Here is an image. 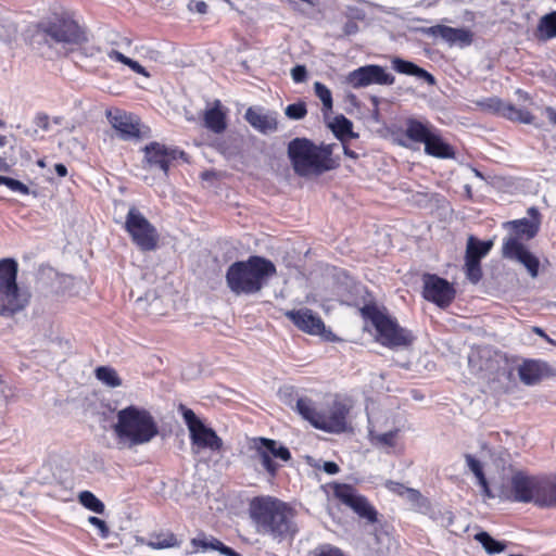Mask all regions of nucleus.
Wrapping results in <instances>:
<instances>
[{
	"label": "nucleus",
	"instance_id": "1",
	"mask_svg": "<svg viewBox=\"0 0 556 556\" xmlns=\"http://www.w3.org/2000/svg\"><path fill=\"white\" fill-rule=\"evenodd\" d=\"M276 271V266L270 260L252 255L245 261L232 263L227 268L225 279L233 294L251 295L260 292Z\"/></svg>",
	"mask_w": 556,
	"mask_h": 556
},
{
	"label": "nucleus",
	"instance_id": "2",
	"mask_svg": "<svg viewBox=\"0 0 556 556\" xmlns=\"http://www.w3.org/2000/svg\"><path fill=\"white\" fill-rule=\"evenodd\" d=\"M250 516L256 531L279 542L293 534L292 509L271 496L255 497L250 504Z\"/></svg>",
	"mask_w": 556,
	"mask_h": 556
},
{
	"label": "nucleus",
	"instance_id": "3",
	"mask_svg": "<svg viewBox=\"0 0 556 556\" xmlns=\"http://www.w3.org/2000/svg\"><path fill=\"white\" fill-rule=\"evenodd\" d=\"M113 431L119 444L131 448L151 442L159 434V426L148 409L129 405L117 412Z\"/></svg>",
	"mask_w": 556,
	"mask_h": 556
},
{
	"label": "nucleus",
	"instance_id": "4",
	"mask_svg": "<svg viewBox=\"0 0 556 556\" xmlns=\"http://www.w3.org/2000/svg\"><path fill=\"white\" fill-rule=\"evenodd\" d=\"M288 156L294 172L301 177L311 174L321 175L338 166L331 159L329 146L317 147L306 138H294L291 140L288 144Z\"/></svg>",
	"mask_w": 556,
	"mask_h": 556
},
{
	"label": "nucleus",
	"instance_id": "5",
	"mask_svg": "<svg viewBox=\"0 0 556 556\" xmlns=\"http://www.w3.org/2000/svg\"><path fill=\"white\" fill-rule=\"evenodd\" d=\"M34 38L50 48L56 43L80 45L88 40L85 29L67 13L41 20L36 25Z\"/></svg>",
	"mask_w": 556,
	"mask_h": 556
},
{
	"label": "nucleus",
	"instance_id": "6",
	"mask_svg": "<svg viewBox=\"0 0 556 556\" xmlns=\"http://www.w3.org/2000/svg\"><path fill=\"white\" fill-rule=\"evenodd\" d=\"M361 315L371 323L377 331V341L386 348H406L415 340L410 330L401 327L395 318L381 312L375 304L364 305Z\"/></svg>",
	"mask_w": 556,
	"mask_h": 556
},
{
	"label": "nucleus",
	"instance_id": "7",
	"mask_svg": "<svg viewBox=\"0 0 556 556\" xmlns=\"http://www.w3.org/2000/svg\"><path fill=\"white\" fill-rule=\"evenodd\" d=\"M178 412L189 430L191 450L194 454L202 450L219 452L223 448V440L217 435L216 431L205 426L191 408L180 404Z\"/></svg>",
	"mask_w": 556,
	"mask_h": 556
},
{
	"label": "nucleus",
	"instance_id": "8",
	"mask_svg": "<svg viewBox=\"0 0 556 556\" xmlns=\"http://www.w3.org/2000/svg\"><path fill=\"white\" fill-rule=\"evenodd\" d=\"M125 230L141 251L149 252L156 249L159 242L156 228L135 206L128 210L125 219Z\"/></svg>",
	"mask_w": 556,
	"mask_h": 556
},
{
	"label": "nucleus",
	"instance_id": "9",
	"mask_svg": "<svg viewBox=\"0 0 556 556\" xmlns=\"http://www.w3.org/2000/svg\"><path fill=\"white\" fill-rule=\"evenodd\" d=\"M250 448L254 452L252 458L261 462L266 472L274 478L278 470V464L273 458L283 462L291 459V453L285 445L279 444L276 440L263 437L253 438Z\"/></svg>",
	"mask_w": 556,
	"mask_h": 556
},
{
	"label": "nucleus",
	"instance_id": "10",
	"mask_svg": "<svg viewBox=\"0 0 556 556\" xmlns=\"http://www.w3.org/2000/svg\"><path fill=\"white\" fill-rule=\"evenodd\" d=\"M456 290L446 279L435 274L422 275V296L441 308H446L454 301Z\"/></svg>",
	"mask_w": 556,
	"mask_h": 556
},
{
	"label": "nucleus",
	"instance_id": "11",
	"mask_svg": "<svg viewBox=\"0 0 556 556\" xmlns=\"http://www.w3.org/2000/svg\"><path fill=\"white\" fill-rule=\"evenodd\" d=\"M334 496L344 505L350 507L361 518L369 522L377 521V510L368 500L361 495L354 486L345 483H336L333 486Z\"/></svg>",
	"mask_w": 556,
	"mask_h": 556
},
{
	"label": "nucleus",
	"instance_id": "12",
	"mask_svg": "<svg viewBox=\"0 0 556 556\" xmlns=\"http://www.w3.org/2000/svg\"><path fill=\"white\" fill-rule=\"evenodd\" d=\"M345 81L352 88L359 89L372 84L391 86L394 84L395 77L381 65L370 64L350 72Z\"/></svg>",
	"mask_w": 556,
	"mask_h": 556
},
{
	"label": "nucleus",
	"instance_id": "13",
	"mask_svg": "<svg viewBox=\"0 0 556 556\" xmlns=\"http://www.w3.org/2000/svg\"><path fill=\"white\" fill-rule=\"evenodd\" d=\"M502 256L523 265L532 278L538 277L540 261L518 238H504Z\"/></svg>",
	"mask_w": 556,
	"mask_h": 556
},
{
	"label": "nucleus",
	"instance_id": "14",
	"mask_svg": "<svg viewBox=\"0 0 556 556\" xmlns=\"http://www.w3.org/2000/svg\"><path fill=\"white\" fill-rule=\"evenodd\" d=\"M503 355L491 346H479L468 355V365L476 375H493L500 370Z\"/></svg>",
	"mask_w": 556,
	"mask_h": 556
},
{
	"label": "nucleus",
	"instance_id": "15",
	"mask_svg": "<svg viewBox=\"0 0 556 556\" xmlns=\"http://www.w3.org/2000/svg\"><path fill=\"white\" fill-rule=\"evenodd\" d=\"M144 161L150 167H159L165 176L168 175L172 163L186 153L177 148H170L163 143L152 141L142 149Z\"/></svg>",
	"mask_w": 556,
	"mask_h": 556
},
{
	"label": "nucleus",
	"instance_id": "16",
	"mask_svg": "<svg viewBox=\"0 0 556 556\" xmlns=\"http://www.w3.org/2000/svg\"><path fill=\"white\" fill-rule=\"evenodd\" d=\"M349 407L342 402H333L328 412L320 413L315 421V428L329 432L342 433L348 429Z\"/></svg>",
	"mask_w": 556,
	"mask_h": 556
},
{
	"label": "nucleus",
	"instance_id": "17",
	"mask_svg": "<svg viewBox=\"0 0 556 556\" xmlns=\"http://www.w3.org/2000/svg\"><path fill=\"white\" fill-rule=\"evenodd\" d=\"M539 476H530L525 471L514 472L510 479L513 500L519 503L534 502L536 505Z\"/></svg>",
	"mask_w": 556,
	"mask_h": 556
},
{
	"label": "nucleus",
	"instance_id": "18",
	"mask_svg": "<svg viewBox=\"0 0 556 556\" xmlns=\"http://www.w3.org/2000/svg\"><path fill=\"white\" fill-rule=\"evenodd\" d=\"M529 218H519L505 223V227L511 228L515 236H508L507 238H518L519 241L522 239L531 240L540 231L541 226V213L538 207L531 206L527 211Z\"/></svg>",
	"mask_w": 556,
	"mask_h": 556
},
{
	"label": "nucleus",
	"instance_id": "19",
	"mask_svg": "<svg viewBox=\"0 0 556 556\" xmlns=\"http://www.w3.org/2000/svg\"><path fill=\"white\" fill-rule=\"evenodd\" d=\"M0 294L4 298V303L0 306V316L12 317L23 311L30 301V292L27 289H21L15 285V290L8 288L1 290Z\"/></svg>",
	"mask_w": 556,
	"mask_h": 556
},
{
	"label": "nucleus",
	"instance_id": "20",
	"mask_svg": "<svg viewBox=\"0 0 556 556\" xmlns=\"http://www.w3.org/2000/svg\"><path fill=\"white\" fill-rule=\"evenodd\" d=\"M422 34L431 37H441L450 46L459 43L467 47L472 42V34L466 28H454L445 25H434L421 29Z\"/></svg>",
	"mask_w": 556,
	"mask_h": 556
},
{
	"label": "nucleus",
	"instance_id": "21",
	"mask_svg": "<svg viewBox=\"0 0 556 556\" xmlns=\"http://www.w3.org/2000/svg\"><path fill=\"white\" fill-rule=\"evenodd\" d=\"M286 316L302 331L309 334H321L325 330L323 319L309 308L286 312Z\"/></svg>",
	"mask_w": 556,
	"mask_h": 556
},
{
	"label": "nucleus",
	"instance_id": "22",
	"mask_svg": "<svg viewBox=\"0 0 556 556\" xmlns=\"http://www.w3.org/2000/svg\"><path fill=\"white\" fill-rule=\"evenodd\" d=\"M108 118L122 140L140 138L139 122L132 115L116 111L115 113L109 112Z\"/></svg>",
	"mask_w": 556,
	"mask_h": 556
},
{
	"label": "nucleus",
	"instance_id": "23",
	"mask_svg": "<svg viewBox=\"0 0 556 556\" xmlns=\"http://www.w3.org/2000/svg\"><path fill=\"white\" fill-rule=\"evenodd\" d=\"M190 544L192 546V553L202 552L205 553L207 551H217L224 556H241L231 547L225 545L222 541L214 538L213 535L205 534L204 532H200L198 536L191 539Z\"/></svg>",
	"mask_w": 556,
	"mask_h": 556
},
{
	"label": "nucleus",
	"instance_id": "24",
	"mask_svg": "<svg viewBox=\"0 0 556 556\" xmlns=\"http://www.w3.org/2000/svg\"><path fill=\"white\" fill-rule=\"evenodd\" d=\"M245 121L262 134L274 132L278 128L276 115L264 113L261 109L249 108L244 114Z\"/></svg>",
	"mask_w": 556,
	"mask_h": 556
},
{
	"label": "nucleus",
	"instance_id": "25",
	"mask_svg": "<svg viewBox=\"0 0 556 556\" xmlns=\"http://www.w3.org/2000/svg\"><path fill=\"white\" fill-rule=\"evenodd\" d=\"M549 369L547 363L536 359L525 361L518 368L520 380L527 386L536 384Z\"/></svg>",
	"mask_w": 556,
	"mask_h": 556
},
{
	"label": "nucleus",
	"instance_id": "26",
	"mask_svg": "<svg viewBox=\"0 0 556 556\" xmlns=\"http://www.w3.org/2000/svg\"><path fill=\"white\" fill-rule=\"evenodd\" d=\"M405 136L413 142L426 143L437 128L428 121L408 117L405 121Z\"/></svg>",
	"mask_w": 556,
	"mask_h": 556
},
{
	"label": "nucleus",
	"instance_id": "27",
	"mask_svg": "<svg viewBox=\"0 0 556 556\" xmlns=\"http://www.w3.org/2000/svg\"><path fill=\"white\" fill-rule=\"evenodd\" d=\"M536 505L539 507L556 506V473L554 476H539Z\"/></svg>",
	"mask_w": 556,
	"mask_h": 556
},
{
	"label": "nucleus",
	"instance_id": "28",
	"mask_svg": "<svg viewBox=\"0 0 556 556\" xmlns=\"http://www.w3.org/2000/svg\"><path fill=\"white\" fill-rule=\"evenodd\" d=\"M425 153L442 160L455 159L454 148L446 142L437 129L426 141Z\"/></svg>",
	"mask_w": 556,
	"mask_h": 556
},
{
	"label": "nucleus",
	"instance_id": "29",
	"mask_svg": "<svg viewBox=\"0 0 556 556\" xmlns=\"http://www.w3.org/2000/svg\"><path fill=\"white\" fill-rule=\"evenodd\" d=\"M392 68L400 74H405V75L416 76L418 78H421L429 85L435 84L434 76L432 74H430L429 72H427L426 70L419 67L414 62L403 60L401 58H394L392 60Z\"/></svg>",
	"mask_w": 556,
	"mask_h": 556
},
{
	"label": "nucleus",
	"instance_id": "30",
	"mask_svg": "<svg viewBox=\"0 0 556 556\" xmlns=\"http://www.w3.org/2000/svg\"><path fill=\"white\" fill-rule=\"evenodd\" d=\"M204 126L214 134H222L227 128L226 113L222 110L219 100L214 102V106L204 113Z\"/></svg>",
	"mask_w": 556,
	"mask_h": 556
},
{
	"label": "nucleus",
	"instance_id": "31",
	"mask_svg": "<svg viewBox=\"0 0 556 556\" xmlns=\"http://www.w3.org/2000/svg\"><path fill=\"white\" fill-rule=\"evenodd\" d=\"M18 263L15 258L5 257L0 260V291L8 288L15 290L17 285Z\"/></svg>",
	"mask_w": 556,
	"mask_h": 556
},
{
	"label": "nucleus",
	"instance_id": "32",
	"mask_svg": "<svg viewBox=\"0 0 556 556\" xmlns=\"http://www.w3.org/2000/svg\"><path fill=\"white\" fill-rule=\"evenodd\" d=\"M493 247L492 240L481 241L473 236H469L467 240L465 260H475L481 263Z\"/></svg>",
	"mask_w": 556,
	"mask_h": 556
},
{
	"label": "nucleus",
	"instance_id": "33",
	"mask_svg": "<svg viewBox=\"0 0 556 556\" xmlns=\"http://www.w3.org/2000/svg\"><path fill=\"white\" fill-rule=\"evenodd\" d=\"M535 36L539 41L556 38V11L543 15L538 23Z\"/></svg>",
	"mask_w": 556,
	"mask_h": 556
},
{
	"label": "nucleus",
	"instance_id": "34",
	"mask_svg": "<svg viewBox=\"0 0 556 556\" xmlns=\"http://www.w3.org/2000/svg\"><path fill=\"white\" fill-rule=\"evenodd\" d=\"M329 127L341 142H344L348 138H358V134L353 131V123L342 114L336 116Z\"/></svg>",
	"mask_w": 556,
	"mask_h": 556
},
{
	"label": "nucleus",
	"instance_id": "35",
	"mask_svg": "<svg viewBox=\"0 0 556 556\" xmlns=\"http://www.w3.org/2000/svg\"><path fill=\"white\" fill-rule=\"evenodd\" d=\"M294 409L315 428V421L318 419L320 413L315 409L311 399L298 397Z\"/></svg>",
	"mask_w": 556,
	"mask_h": 556
},
{
	"label": "nucleus",
	"instance_id": "36",
	"mask_svg": "<svg viewBox=\"0 0 556 556\" xmlns=\"http://www.w3.org/2000/svg\"><path fill=\"white\" fill-rule=\"evenodd\" d=\"M147 546L153 549H163L179 546L176 535L172 532L152 534Z\"/></svg>",
	"mask_w": 556,
	"mask_h": 556
},
{
	"label": "nucleus",
	"instance_id": "37",
	"mask_svg": "<svg viewBox=\"0 0 556 556\" xmlns=\"http://www.w3.org/2000/svg\"><path fill=\"white\" fill-rule=\"evenodd\" d=\"M475 540L478 541L490 555L498 554L506 547L505 543L495 540L485 531L478 532L475 535Z\"/></svg>",
	"mask_w": 556,
	"mask_h": 556
},
{
	"label": "nucleus",
	"instance_id": "38",
	"mask_svg": "<svg viewBox=\"0 0 556 556\" xmlns=\"http://www.w3.org/2000/svg\"><path fill=\"white\" fill-rule=\"evenodd\" d=\"M96 377L99 381L110 388L122 386V379L118 377L117 371L109 366H100L96 369Z\"/></svg>",
	"mask_w": 556,
	"mask_h": 556
},
{
	"label": "nucleus",
	"instance_id": "39",
	"mask_svg": "<svg viewBox=\"0 0 556 556\" xmlns=\"http://www.w3.org/2000/svg\"><path fill=\"white\" fill-rule=\"evenodd\" d=\"M80 504L96 514H104L105 505L90 491H81L78 495Z\"/></svg>",
	"mask_w": 556,
	"mask_h": 556
},
{
	"label": "nucleus",
	"instance_id": "40",
	"mask_svg": "<svg viewBox=\"0 0 556 556\" xmlns=\"http://www.w3.org/2000/svg\"><path fill=\"white\" fill-rule=\"evenodd\" d=\"M315 94L319 98L323 103V113L327 115L333 106L332 93L330 89L320 81L314 84Z\"/></svg>",
	"mask_w": 556,
	"mask_h": 556
},
{
	"label": "nucleus",
	"instance_id": "41",
	"mask_svg": "<svg viewBox=\"0 0 556 556\" xmlns=\"http://www.w3.org/2000/svg\"><path fill=\"white\" fill-rule=\"evenodd\" d=\"M465 274L471 283L477 285L482 279L481 263L475 260H465Z\"/></svg>",
	"mask_w": 556,
	"mask_h": 556
},
{
	"label": "nucleus",
	"instance_id": "42",
	"mask_svg": "<svg viewBox=\"0 0 556 556\" xmlns=\"http://www.w3.org/2000/svg\"><path fill=\"white\" fill-rule=\"evenodd\" d=\"M475 103L483 112L498 115L503 101L497 97H490V98L477 100Z\"/></svg>",
	"mask_w": 556,
	"mask_h": 556
},
{
	"label": "nucleus",
	"instance_id": "43",
	"mask_svg": "<svg viewBox=\"0 0 556 556\" xmlns=\"http://www.w3.org/2000/svg\"><path fill=\"white\" fill-rule=\"evenodd\" d=\"M0 185L7 186L10 190L22 194H29V188L20 180L0 175Z\"/></svg>",
	"mask_w": 556,
	"mask_h": 556
},
{
	"label": "nucleus",
	"instance_id": "44",
	"mask_svg": "<svg viewBox=\"0 0 556 556\" xmlns=\"http://www.w3.org/2000/svg\"><path fill=\"white\" fill-rule=\"evenodd\" d=\"M285 113L289 118L299 121V119H302L306 115L307 110H306V105L304 102H296V103L289 104L286 108Z\"/></svg>",
	"mask_w": 556,
	"mask_h": 556
},
{
	"label": "nucleus",
	"instance_id": "45",
	"mask_svg": "<svg viewBox=\"0 0 556 556\" xmlns=\"http://www.w3.org/2000/svg\"><path fill=\"white\" fill-rule=\"evenodd\" d=\"M17 31L16 25L0 16V39L3 41L11 40Z\"/></svg>",
	"mask_w": 556,
	"mask_h": 556
},
{
	"label": "nucleus",
	"instance_id": "46",
	"mask_svg": "<svg viewBox=\"0 0 556 556\" xmlns=\"http://www.w3.org/2000/svg\"><path fill=\"white\" fill-rule=\"evenodd\" d=\"M88 522L98 529L99 534L102 539H106L110 535V528L106 522L96 516H90Z\"/></svg>",
	"mask_w": 556,
	"mask_h": 556
},
{
	"label": "nucleus",
	"instance_id": "47",
	"mask_svg": "<svg viewBox=\"0 0 556 556\" xmlns=\"http://www.w3.org/2000/svg\"><path fill=\"white\" fill-rule=\"evenodd\" d=\"M518 110H519V108L515 106L514 104L506 103L503 101L498 116H502V117H505L507 119L515 122L517 118Z\"/></svg>",
	"mask_w": 556,
	"mask_h": 556
},
{
	"label": "nucleus",
	"instance_id": "48",
	"mask_svg": "<svg viewBox=\"0 0 556 556\" xmlns=\"http://www.w3.org/2000/svg\"><path fill=\"white\" fill-rule=\"evenodd\" d=\"M397 434V430H391L376 437V441L384 446H394L395 445V437Z\"/></svg>",
	"mask_w": 556,
	"mask_h": 556
},
{
	"label": "nucleus",
	"instance_id": "49",
	"mask_svg": "<svg viewBox=\"0 0 556 556\" xmlns=\"http://www.w3.org/2000/svg\"><path fill=\"white\" fill-rule=\"evenodd\" d=\"M314 556H345V555L338 547H334L331 545H324L320 548H317L315 551Z\"/></svg>",
	"mask_w": 556,
	"mask_h": 556
},
{
	"label": "nucleus",
	"instance_id": "50",
	"mask_svg": "<svg viewBox=\"0 0 556 556\" xmlns=\"http://www.w3.org/2000/svg\"><path fill=\"white\" fill-rule=\"evenodd\" d=\"M465 460L469 468V470L475 475H479L483 471V467L480 460H478L475 456L471 454H465Z\"/></svg>",
	"mask_w": 556,
	"mask_h": 556
},
{
	"label": "nucleus",
	"instance_id": "51",
	"mask_svg": "<svg viewBox=\"0 0 556 556\" xmlns=\"http://www.w3.org/2000/svg\"><path fill=\"white\" fill-rule=\"evenodd\" d=\"M291 77H292L293 81L296 84L305 81L307 78L306 67L304 65H300V64L295 65L291 70Z\"/></svg>",
	"mask_w": 556,
	"mask_h": 556
},
{
	"label": "nucleus",
	"instance_id": "52",
	"mask_svg": "<svg viewBox=\"0 0 556 556\" xmlns=\"http://www.w3.org/2000/svg\"><path fill=\"white\" fill-rule=\"evenodd\" d=\"M34 124L43 131L50 130V117L47 113L39 112L34 117Z\"/></svg>",
	"mask_w": 556,
	"mask_h": 556
},
{
	"label": "nucleus",
	"instance_id": "53",
	"mask_svg": "<svg viewBox=\"0 0 556 556\" xmlns=\"http://www.w3.org/2000/svg\"><path fill=\"white\" fill-rule=\"evenodd\" d=\"M454 518L455 517H454L453 513L450 510H446V511L440 514V518L438 519V521L440 522V525L442 527L448 529L451 532L454 533L455 531L451 529Z\"/></svg>",
	"mask_w": 556,
	"mask_h": 556
},
{
	"label": "nucleus",
	"instance_id": "54",
	"mask_svg": "<svg viewBox=\"0 0 556 556\" xmlns=\"http://www.w3.org/2000/svg\"><path fill=\"white\" fill-rule=\"evenodd\" d=\"M405 493H407L408 500L413 503H416L418 505H425L427 502L418 490L408 488L405 489Z\"/></svg>",
	"mask_w": 556,
	"mask_h": 556
},
{
	"label": "nucleus",
	"instance_id": "55",
	"mask_svg": "<svg viewBox=\"0 0 556 556\" xmlns=\"http://www.w3.org/2000/svg\"><path fill=\"white\" fill-rule=\"evenodd\" d=\"M188 9L199 14H205L207 12V4L204 1L190 0L188 3Z\"/></svg>",
	"mask_w": 556,
	"mask_h": 556
},
{
	"label": "nucleus",
	"instance_id": "56",
	"mask_svg": "<svg viewBox=\"0 0 556 556\" xmlns=\"http://www.w3.org/2000/svg\"><path fill=\"white\" fill-rule=\"evenodd\" d=\"M533 119H534V116L531 114L530 111H528L526 109H519L517 118L515 122H520L522 124H532Z\"/></svg>",
	"mask_w": 556,
	"mask_h": 556
},
{
	"label": "nucleus",
	"instance_id": "57",
	"mask_svg": "<svg viewBox=\"0 0 556 556\" xmlns=\"http://www.w3.org/2000/svg\"><path fill=\"white\" fill-rule=\"evenodd\" d=\"M126 65L129 66L137 74H140L143 76H149L146 68L140 63H138L137 61H135L132 59H129Z\"/></svg>",
	"mask_w": 556,
	"mask_h": 556
},
{
	"label": "nucleus",
	"instance_id": "58",
	"mask_svg": "<svg viewBox=\"0 0 556 556\" xmlns=\"http://www.w3.org/2000/svg\"><path fill=\"white\" fill-rule=\"evenodd\" d=\"M358 31V25L355 21L349 20L343 26V34L345 36L354 35Z\"/></svg>",
	"mask_w": 556,
	"mask_h": 556
},
{
	"label": "nucleus",
	"instance_id": "59",
	"mask_svg": "<svg viewBox=\"0 0 556 556\" xmlns=\"http://www.w3.org/2000/svg\"><path fill=\"white\" fill-rule=\"evenodd\" d=\"M386 486L392 491V492H395L400 495H403L405 493V489H407L406 486H404L402 483L400 482H394V481H387L386 483Z\"/></svg>",
	"mask_w": 556,
	"mask_h": 556
},
{
	"label": "nucleus",
	"instance_id": "60",
	"mask_svg": "<svg viewBox=\"0 0 556 556\" xmlns=\"http://www.w3.org/2000/svg\"><path fill=\"white\" fill-rule=\"evenodd\" d=\"M108 56L111 59V60H114V61H117V62H121L123 64H127L128 60L130 58L124 55L123 53H121L119 51L117 50H111L109 53H108Z\"/></svg>",
	"mask_w": 556,
	"mask_h": 556
},
{
	"label": "nucleus",
	"instance_id": "61",
	"mask_svg": "<svg viewBox=\"0 0 556 556\" xmlns=\"http://www.w3.org/2000/svg\"><path fill=\"white\" fill-rule=\"evenodd\" d=\"M323 470L328 475H336L340 471V468L334 462H325L323 465Z\"/></svg>",
	"mask_w": 556,
	"mask_h": 556
},
{
	"label": "nucleus",
	"instance_id": "62",
	"mask_svg": "<svg viewBox=\"0 0 556 556\" xmlns=\"http://www.w3.org/2000/svg\"><path fill=\"white\" fill-rule=\"evenodd\" d=\"M342 147H343L344 155H346L348 157L353 159V160H357L359 157V153H357L356 151L352 150L349 147L348 140H344V142H342Z\"/></svg>",
	"mask_w": 556,
	"mask_h": 556
},
{
	"label": "nucleus",
	"instance_id": "63",
	"mask_svg": "<svg viewBox=\"0 0 556 556\" xmlns=\"http://www.w3.org/2000/svg\"><path fill=\"white\" fill-rule=\"evenodd\" d=\"M54 170L59 177H65L67 175V167L62 163L55 164Z\"/></svg>",
	"mask_w": 556,
	"mask_h": 556
},
{
	"label": "nucleus",
	"instance_id": "64",
	"mask_svg": "<svg viewBox=\"0 0 556 556\" xmlns=\"http://www.w3.org/2000/svg\"><path fill=\"white\" fill-rule=\"evenodd\" d=\"M545 111H546L549 122L552 124L556 125V111L551 106H547Z\"/></svg>",
	"mask_w": 556,
	"mask_h": 556
}]
</instances>
